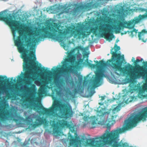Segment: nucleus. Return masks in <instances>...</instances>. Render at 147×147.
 <instances>
[{
    "label": "nucleus",
    "instance_id": "obj_1",
    "mask_svg": "<svg viewBox=\"0 0 147 147\" xmlns=\"http://www.w3.org/2000/svg\"><path fill=\"white\" fill-rule=\"evenodd\" d=\"M13 14H10L5 19L6 22L11 27L14 40L16 35V31L17 30L20 36L16 40H14L16 45L18 47L19 51L22 52V58H23V53H25L28 55V57H32V61L34 63L36 60L35 54L36 49L37 45L40 41H43L44 38L42 36L40 37V34L45 33L46 32L47 25L43 26V24L38 25V26L29 28L28 30V35L26 36L25 31L21 29L22 26H20L21 22L20 21H16V17ZM32 61H29L32 62Z\"/></svg>",
    "mask_w": 147,
    "mask_h": 147
},
{
    "label": "nucleus",
    "instance_id": "obj_2",
    "mask_svg": "<svg viewBox=\"0 0 147 147\" xmlns=\"http://www.w3.org/2000/svg\"><path fill=\"white\" fill-rule=\"evenodd\" d=\"M143 109L146 110L142 113L141 112L137 111L132 113H130L129 117L125 120L123 124V127H117L114 130L110 131L111 127L115 123V118L112 116L111 118H108L109 112H105V109L100 107L98 109V115L95 117H91V119L89 122L90 128H93L95 127V125L101 124L104 125L103 127L107 128L105 131V135L108 136L109 139L115 142L114 146L117 147V142L119 140V134L121 133L126 130H129L132 127H135L139 121L142 120L144 121L146 120L147 117V107L144 108Z\"/></svg>",
    "mask_w": 147,
    "mask_h": 147
},
{
    "label": "nucleus",
    "instance_id": "obj_3",
    "mask_svg": "<svg viewBox=\"0 0 147 147\" xmlns=\"http://www.w3.org/2000/svg\"><path fill=\"white\" fill-rule=\"evenodd\" d=\"M20 89L23 91V95L31 97L32 105L39 109H42L43 112L49 116L51 125L54 127L53 133L60 136L61 134V130L59 127V117L63 118L66 114L67 118L71 117L73 112L72 107L69 103L64 99L61 101L59 100L54 101L52 107L49 109L45 108L42 105H38L37 101L35 98L36 95V88L35 84H33L31 87L29 88L26 85H22L20 87Z\"/></svg>",
    "mask_w": 147,
    "mask_h": 147
},
{
    "label": "nucleus",
    "instance_id": "obj_4",
    "mask_svg": "<svg viewBox=\"0 0 147 147\" xmlns=\"http://www.w3.org/2000/svg\"><path fill=\"white\" fill-rule=\"evenodd\" d=\"M47 22L48 24L46 26L47 30L46 33L41 34L40 37L45 36L55 40L61 42V45L63 46L67 50L68 48L66 47V40L67 42H69L68 40L72 36L74 38L78 37L79 38L82 36H86L87 34L86 33H88L90 31L89 26L82 24L80 23L65 29L63 26H61L57 20L50 19L47 21Z\"/></svg>",
    "mask_w": 147,
    "mask_h": 147
},
{
    "label": "nucleus",
    "instance_id": "obj_5",
    "mask_svg": "<svg viewBox=\"0 0 147 147\" xmlns=\"http://www.w3.org/2000/svg\"><path fill=\"white\" fill-rule=\"evenodd\" d=\"M24 58L23 69L26 70V72L24 74L22 72L20 76H17V83L16 84V88L19 89L20 87L23 85L21 82L26 81V83L31 85L33 83L32 80L36 79L38 76H37V72L38 70L42 66L41 64L38 63H34L33 61L32 62L28 63V61H32V57H28V55L25 53H23Z\"/></svg>",
    "mask_w": 147,
    "mask_h": 147
},
{
    "label": "nucleus",
    "instance_id": "obj_6",
    "mask_svg": "<svg viewBox=\"0 0 147 147\" xmlns=\"http://www.w3.org/2000/svg\"><path fill=\"white\" fill-rule=\"evenodd\" d=\"M113 59L115 61H117L113 63L114 66L110 65L109 67L112 75L116 80L118 79L120 76L129 75L131 79H136L138 77V75L136 74L137 72L134 73L136 74V76L133 75L134 67L129 64L125 65L123 68H121L122 63L124 60V55L121 56V53L117 54L114 53Z\"/></svg>",
    "mask_w": 147,
    "mask_h": 147
},
{
    "label": "nucleus",
    "instance_id": "obj_7",
    "mask_svg": "<svg viewBox=\"0 0 147 147\" xmlns=\"http://www.w3.org/2000/svg\"><path fill=\"white\" fill-rule=\"evenodd\" d=\"M63 76L65 78L64 80L66 84V86L64 87L65 92H68L70 90V94L73 98L75 97L77 93L80 94L84 93V90L82 86V77L79 74L76 72L71 78L70 75L66 72Z\"/></svg>",
    "mask_w": 147,
    "mask_h": 147
},
{
    "label": "nucleus",
    "instance_id": "obj_8",
    "mask_svg": "<svg viewBox=\"0 0 147 147\" xmlns=\"http://www.w3.org/2000/svg\"><path fill=\"white\" fill-rule=\"evenodd\" d=\"M76 58L75 56L70 57L69 59H66L65 61L62 63L63 67L61 69V71L63 73L60 74L59 73H57L53 75L55 84L59 90L57 91L58 94L61 96L64 95L63 92H65L64 87L66 86V82L65 78L63 75L65 72H67V70H71L72 69L73 66H75L74 63L76 62Z\"/></svg>",
    "mask_w": 147,
    "mask_h": 147
},
{
    "label": "nucleus",
    "instance_id": "obj_9",
    "mask_svg": "<svg viewBox=\"0 0 147 147\" xmlns=\"http://www.w3.org/2000/svg\"><path fill=\"white\" fill-rule=\"evenodd\" d=\"M107 19L105 18H102L97 22H96V25L92 26V28L93 30H94L96 34L98 33V31H100L98 30V28L100 30H103L105 32H112L113 31L116 32V33L119 32L121 28H129L131 27L129 25L128 26L127 22L121 23L119 26H116L113 27L112 25L113 24V19Z\"/></svg>",
    "mask_w": 147,
    "mask_h": 147
},
{
    "label": "nucleus",
    "instance_id": "obj_10",
    "mask_svg": "<svg viewBox=\"0 0 147 147\" xmlns=\"http://www.w3.org/2000/svg\"><path fill=\"white\" fill-rule=\"evenodd\" d=\"M105 134H104L101 136H96L94 138H87L81 136H79L78 137L76 136L75 139L70 140L69 147H79V143L81 144L82 143H84V142H85L86 143H87L90 140L91 141L90 142L92 144L95 143L98 144H100L101 142H103L105 143H107L110 144H112L114 141L111 140H110L109 139L108 136L105 135ZM76 135H77V136H78L77 133L76 134Z\"/></svg>",
    "mask_w": 147,
    "mask_h": 147
},
{
    "label": "nucleus",
    "instance_id": "obj_11",
    "mask_svg": "<svg viewBox=\"0 0 147 147\" xmlns=\"http://www.w3.org/2000/svg\"><path fill=\"white\" fill-rule=\"evenodd\" d=\"M102 1V0H97L94 3L91 2L85 5L74 4V5L75 7L73 9L69 8L67 9L69 7L67 4L62 5L60 7V9H63V11L59 13L58 15L60 16L63 13H68L76 17L81 13V11L83 9H86L87 8L92 7L97 8L100 7L102 4L101 3Z\"/></svg>",
    "mask_w": 147,
    "mask_h": 147
},
{
    "label": "nucleus",
    "instance_id": "obj_12",
    "mask_svg": "<svg viewBox=\"0 0 147 147\" xmlns=\"http://www.w3.org/2000/svg\"><path fill=\"white\" fill-rule=\"evenodd\" d=\"M106 63H101V65L99 66L96 69V76L93 81V83L95 87H98L101 85L103 83V77L108 78L110 83L116 84V81L112 78L109 77L106 70Z\"/></svg>",
    "mask_w": 147,
    "mask_h": 147
},
{
    "label": "nucleus",
    "instance_id": "obj_13",
    "mask_svg": "<svg viewBox=\"0 0 147 147\" xmlns=\"http://www.w3.org/2000/svg\"><path fill=\"white\" fill-rule=\"evenodd\" d=\"M30 111L28 110L27 111H25L24 113V116L26 119L23 118L22 117H19L18 120L21 122H23L22 123H20L19 124V125L20 126H23L25 123L29 122L31 123L32 121L33 118L36 119L38 124H43L44 123V121L43 119L41 118L38 114H39L40 111H37V113H36L34 114H32L30 115Z\"/></svg>",
    "mask_w": 147,
    "mask_h": 147
},
{
    "label": "nucleus",
    "instance_id": "obj_14",
    "mask_svg": "<svg viewBox=\"0 0 147 147\" xmlns=\"http://www.w3.org/2000/svg\"><path fill=\"white\" fill-rule=\"evenodd\" d=\"M136 5L130 4L129 6L127 7L125 9L124 7L119 6L117 7V9L116 10V12L118 13L119 19L121 20L123 19L129 13L130 11H135L137 7Z\"/></svg>",
    "mask_w": 147,
    "mask_h": 147
},
{
    "label": "nucleus",
    "instance_id": "obj_15",
    "mask_svg": "<svg viewBox=\"0 0 147 147\" xmlns=\"http://www.w3.org/2000/svg\"><path fill=\"white\" fill-rule=\"evenodd\" d=\"M88 81H84L83 85L87 88V90L86 91L84 96L86 97H89L92 96L95 92L94 90L92 87V83L91 82L89 83Z\"/></svg>",
    "mask_w": 147,
    "mask_h": 147
},
{
    "label": "nucleus",
    "instance_id": "obj_16",
    "mask_svg": "<svg viewBox=\"0 0 147 147\" xmlns=\"http://www.w3.org/2000/svg\"><path fill=\"white\" fill-rule=\"evenodd\" d=\"M140 62V59H138V57L136 58V60L134 63L135 67H133V68H134V71L132 72L133 75L134 76H136V75L134 73L136 72H137L138 73L139 71V68H141V67L139 64V63Z\"/></svg>",
    "mask_w": 147,
    "mask_h": 147
},
{
    "label": "nucleus",
    "instance_id": "obj_17",
    "mask_svg": "<svg viewBox=\"0 0 147 147\" xmlns=\"http://www.w3.org/2000/svg\"><path fill=\"white\" fill-rule=\"evenodd\" d=\"M138 37L140 39L142 40L144 42H146L147 39V32L145 30H143L142 32L139 33Z\"/></svg>",
    "mask_w": 147,
    "mask_h": 147
},
{
    "label": "nucleus",
    "instance_id": "obj_18",
    "mask_svg": "<svg viewBox=\"0 0 147 147\" xmlns=\"http://www.w3.org/2000/svg\"><path fill=\"white\" fill-rule=\"evenodd\" d=\"M130 93V96H128V98L125 100V103H128L132 101L134 99H136V96L134 93V90H131L129 92Z\"/></svg>",
    "mask_w": 147,
    "mask_h": 147
},
{
    "label": "nucleus",
    "instance_id": "obj_19",
    "mask_svg": "<svg viewBox=\"0 0 147 147\" xmlns=\"http://www.w3.org/2000/svg\"><path fill=\"white\" fill-rule=\"evenodd\" d=\"M128 96L125 95L120 96L117 100V102L120 103V105L123 107L125 105L124 104V103H125V100H126Z\"/></svg>",
    "mask_w": 147,
    "mask_h": 147
},
{
    "label": "nucleus",
    "instance_id": "obj_20",
    "mask_svg": "<svg viewBox=\"0 0 147 147\" xmlns=\"http://www.w3.org/2000/svg\"><path fill=\"white\" fill-rule=\"evenodd\" d=\"M41 77L42 79L47 81L48 80H51L52 78V76L51 73H48V72L46 71L42 73Z\"/></svg>",
    "mask_w": 147,
    "mask_h": 147
},
{
    "label": "nucleus",
    "instance_id": "obj_21",
    "mask_svg": "<svg viewBox=\"0 0 147 147\" xmlns=\"http://www.w3.org/2000/svg\"><path fill=\"white\" fill-rule=\"evenodd\" d=\"M47 11L49 13H55L59 11V8L56 6H53L47 8Z\"/></svg>",
    "mask_w": 147,
    "mask_h": 147
},
{
    "label": "nucleus",
    "instance_id": "obj_22",
    "mask_svg": "<svg viewBox=\"0 0 147 147\" xmlns=\"http://www.w3.org/2000/svg\"><path fill=\"white\" fill-rule=\"evenodd\" d=\"M8 88L6 84H5L4 86H0V95H5L6 94L8 91Z\"/></svg>",
    "mask_w": 147,
    "mask_h": 147
},
{
    "label": "nucleus",
    "instance_id": "obj_23",
    "mask_svg": "<svg viewBox=\"0 0 147 147\" xmlns=\"http://www.w3.org/2000/svg\"><path fill=\"white\" fill-rule=\"evenodd\" d=\"M119 41V40L117 39L116 40L115 46L114 49L115 52L113 51V48L112 49H111V53L112 54V58L113 59V55L114 53H115L116 54H117V53L120 49V47H119L117 46V43Z\"/></svg>",
    "mask_w": 147,
    "mask_h": 147
},
{
    "label": "nucleus",
    "instance_id": "obj_24",
    "mask_svg": "<svg viewBox=\"0 0 147 147\" xmlns=\"http://www.w3.org/2000/svg\"><path fill=\"white\" fill-rule=\"evenodd\" d=\"M61 122L64 125H67V126L69 128L71 131L73 132L76 130L75 129L76 126L75 125H67V122L66 121H64L63 120L61 121Z\"/></svg>",
    "mask_w": 147,
    "mask_h": 147
},
{
    "label": "nucleus",
    "instance_id": "obj_25",
    "mask_svg": "<svg viewBox=\"0 0 147 147\" xmlns=\"http://www.w3.org/2000/svg\"><path fill=\"white\" fill-rule=\"evenodd\" d=\"M87 63L88 65L90 66V67L93 68H94L96 67H97V69L98 68V67L101 66V63H104V61L102 60H101L100 61L101 63H100V65H99L98 64H97L96 65L93 64L92 63V61L91 60H88V59H87Z\"/></svg>",
    "mask_w": 147,
    "mask_h": 147
},
{
    "label": "nucleus",
    "instance_id": "obj_26",
    "mask_svg": "<svg viewBox=\"0 0 147 147\" xmlns=\"http://www.w3.org/2000/svg\"><path fill=\"white\" fill-rule=\"evenodd\" d=\"M141 69V68H140L139 70V72L138 73H136V74L138 75V77L136 79H131L133 80H136L138 78H140V76H142V78L143 79H144L146 78V76H145V74H144V71L143 72H141L140 71V69Z\"/></svg>",
    "mask_w": 147,
    "mask_h": 147
},
{
    "label": "nucleus",
    "instance_id": "obj_27",
    "mask_svg": "<svg viewBox=\"0 0 147 147\" xmlns=\"http://www.w3.org/2000/svg\"><path fill=\"white\" fill-rule=\"evenodd\" d=\"M99 97L101 98V99L99 101V104L100 105H102L105 103H106L107 102L105 100L107 98L106 96H101V97L99 96Z\"/></svg>",
    "mask_w": 147,
    "mask_h": 147
},
{
    "label": "nucleus",
    "instance_id": "obj_28",
    "mask_svg": "<svg viewBox=\"0 0 147 147\" xmlns=\"http://www.w3.org/2000/svg\"><path fill=\"white\" fill-rule=\"evenodd\" d=\"M144 11H146V13H147V9L141 8L139 7H137L135 11L137 12H143Z\"/></svg>",
    "mask_w": 147,
    "mask_h": 147
},
{
    "label": "nucleus",
    "instance_id": "obj_29",
    "mask_svg": "<svg viewBox=\"0 0 147 147\" xmlns=\"http://www.w3.org/2000/svg\"><path fill=\"white\" fill-rule=\"evenodd\" d=\"M39 91L40 92V96H42V95L43 94H45L46 93L45 88L44 86H41L39 90Z\"/></svg>",
    "mask_w": 147,
    "mask_h": 147
},
{
    "label": "nucleus",
    "instance_id": "obj_30",
    "mask_svg": "<svg viewBox=\"0 0 147 147\" xmlns=\"http://www.w3.org/2000/svg\"><path fill=\"white\" fill-rule=\"evenodd\" d=\"M9 79H7V77L6 76H1L0 77V81L1 82H9Z\"/></svg>",
    "mask_w": 147,
    "mask_h": 147
},
{
    "label": "nucleus",
    "instance_id": "obj_31",
    "mask_svg": "<svg viewBox=\"0 0 147 147\" xmlns=\"http://www.w3.org/2000/svg\"><path fill=\"white\" fill-rule=\"evenodd\" d=\"M121 107H122V106L121 105H120V103H119V105L112 110L113 113H115L116 112L120 110L121 108Z\"/></svg>",
    "mask_w": 147,
    "mask_h": 147
},
{
    "label": "nucleus",
    "instance_id": "obj_32",
    "mask_svg": "<svg viewBox=\"0 0 147 147\" xmlns=\"http://www.w3.org/2000/svg\"><path fill=\"white\" fill-rule=\"evenodd\" d=\"M113 147H128L129 146L127 143H124L122 145H121V143H118V142H117V145L118 146L117 147H115L114 146V144L115 143V142H113Z\"/></svg>",
    "mask_w": 147,
    "mask_h": 147
},
{
    "label": "nucleus",
    "instance_id": "obj_33",
    "mask_svg": "<svg viewBox=\"0 0 147 147\" xmlns=\"http://www.w3.org/2000/svg\"><path fill=\"white\" fill-rule=\"evenodd\" d=\"M129 86L132 89L134 90V91L135 90L137 89V87L136 86V83L135 82H132L129 84Z\"/></svg>",
    "mask_w": 147,
    "mask_h": 147
},
{
    "label": "nucleus",
    "instance_id": "obj_34",
    "mask_svg": "<svg viewBox=\"0 0 147 147\" xmlns=\"http://www.w3.org/2000/svg\"><path fill=\"white\" fill-rule=\"evenodd\" d=\"M61 142L65 147L67 146V143L68 142L69 139H63L61 140Z\"/></svg>",
    "mask_w": 147,
    "mask_h": 147
},
{
    "label": "nucleus",
    "instance_id": "obj_35",
    "mask_svg": "<svg viewBox=\"0 0 147 147\" xmlns=\"http://www.w3.org/2000/svg\"><path fill=\"white\" fill-rule=\"evenodd\" d=\"M61 68H59L55 66L52 69V71L54 73H56L58 70H59L60 69L61 70Z\"/></svg>",
    "mask_w": 147,
    "mask_h": 147
},
{
    "label": "nucleus",
    "instance_id": "obj_36",
    "mask_svg": "<svg viewBox=\"0 0 147 147\" xmlns=\"http://www.w3.org/2000/svg\"><path fill=\"white\" fill-rule=\"evenodd\" d=\"M131 31V34L132 35V37L133 36L136 35L138 32V30L134 28L133 30Z\"/></svg>",
    "mask_w": 147,
    "mask_h": 147
},
{
    "label": "nucleus",
    "instance_id": "obj_37",
    "mask_svg": "<svg viewBox=\"0 0 147 147\" xmlns=\"http://www.w3.org/2000/svg\"><path fill=\"white\" fill-rule=\"evenodd\" d=\"M114 36L112 33H109L108 37V39L110 40V41L112 40Z\"/></svg>",
    "mask_w": 147,
    "mask_h": 147
},
{
    "label": "nucleus",
    "instance_id": "obj_38",
    "mask_svg": "<svg viewBox=\"0 0 147 147\" xmlns=\"http://www.w3.org/2000/svg\"><path fill=\"white\" fill-rule=\"evenodd\" d=\"M82 56V55L81 53L78 54L77 55L76 57V58L77 60L79 61L80 60H81Z\"/></svg>",
    "mask_w": 147,
    "mask_h": 147
},
{
    "label": "nucleus",
    "instance_id": "obj_39",
    "mask_svg": "<svg viewBox=\"0 0 147 147\" xmlns=\"http://www.w3.org/2000/svg\"><path fill=\"white\" fill-rule=\"evenodd\" d=\"M36 138H32L31 140V143L32 144H37V143L36 142Z\"/></svg>",
    "mask_w": 147,
    "mask_h": 147
},
{
    "label": "nucleus",
    "instance_id": "obj_40",
    "mask_svg": "<svg viewBox=\"0 0 147 147\" xmlns=\"http://www.w3.org/2000/svg\"><path fill=\"white\" fill-rule=\"evenodd\" d=\"M34 83L38 86H40L41 84V82L38 80H35Z\"/></svg>",
    "mask_w": 147,
    "mask_h": 147
},
{
    "label": "nucleus",
    "instance_id": "obj_41",
    "mask_svg": "<svg viewBox=\"0 0 147 147\" xmlns=\"http://www.w3.org/2000/svg\"><path fill=\"white\" fill-rule=\"evenodd\" d=\"M145 94L144 92H143L142 93H140L139 94H138V96L140 98H142V97L145 96Z\"/></svg>",
    "mask_w": 147,
    "mask_h": 147
},
{
    "label": "nucleus",
    "instance_id": "obj_42",
    "mask_svg": "<svg viewBox=\"0 0 147 147\" xmlns=\"http://www.w3.org/2000/svg\"><path fill=\"white\" fill-rule=\"evenodd\" d=\"M143 88L144 91H146L147 92V84H144Z\"/></svg>",
    "mask_w": 147,
    "mask_h": 147
},
{
    "label": "nucleus",
    "instance_id": "obj_43",
    "mask_svg": "<svg viewBox=\"0 0 147 147\" xmlns=\"http://www.w3.org/2000/svg\"><path fill=\"white\" fill-rule=\"evenodd\" d=\"M11 81H13V82L12 83H16V78H15V79L13 80V78L12 77L11 78Z\"/></svg>",
    "mask_w": 147,
    "mask_h": 147
},
{
    "label": "nucleus",
    "instance_id": "obj_44",
    "mask_svg": "<svg viewBox=\"0 0 147 147\" xmlns=\"http://www.w3.org/2000/svg\"><path fill=\"white\" fill-rule=\"evenodd\" d=\"M28 143V141L25 140L24 142L23 143V145H22V146H24L26 145Z\"/></svg>",
    "mask_w": 147,
    "mask_h": 147
},
{
    "label": "nucleus",
    "instance_id": "obj_45",
    "mask_svg": "<svg viewBox=\"0 0 147 147\" xmlns=\"http://www.w3.org/2000/svg\"><path fill=\"white\" fill-rule=\"evenodd\" d=\"M143 71L144 72V74H147V69L145 68L143 69Z\"/></svg>",
    "mask_w": 147,
    "mask_h": 147
},
{
    "label": "nucleus",
    "instance_id": "obj_46",
    "mask_svg": "<svg viewBox=\"0 0 147 147\" xmlns=\"http://www.w3.org/2000/svg\"><path fill=\"white\" fill-rule=\"evenodd\" d=\"M131 61L132 62H134V63L135 62V58L134 57H133L132 58V59H131Z\"/></svg>",
    "mask_w": 147,
    "mask_h": 147
},
{
    "label": "nucleus",
    "instance_id": "obj_47",
    "mask_svg": "<svg viewBox=\"0 0 147 147\" xmlns=\"http://www.w3.org/2000/svg\"><path fill=\"white\" fill-rule=\"evenodd\" d=\"M143 63L144 64L145 66L147 67V61L146 62L144 61L143 62Z\"/></svg>",
    "mask_w": 147,
    "mask_h": 147
},
{
    "label": "nucleus",
    "instance_id": "obj_48",
    "mask_svg": "<svg viewBox=\"0 0 147 147\" xmlns=\"http://www.w3.org/2000/svg\"><path fill=\"white\" fill-rule=\"evenodd\" d=\"M103 147H109L107 144H104L102 145Z\"/></svg>",
    "mask_w": 147,
    "mask_h": 147
},
{
    "label": "nucleus",
    "instance_id": "obj_49",
    "mask_svg": "<svg viewBox=\"0 0 147 147\" xmlns=\"http://www.w3.org/2000/svg\"><path fill=\"white\" fill-rule=\"evenodd\" d=\"M55 137L56 138H59V137L58 136V135H55Z\"/></svg>",
    "mask_w": 147,
    "mask_h": 147
},
{
    "label": "nucleus",
    "instance_id": "obj_50",
    "mask_svg": "<svg viewBox=\"0 0 147 147\" xmlns=\"http://www.w3.org/2000/svg\"><path fill=\"white\" fill-rule=\"evenodd\" d=\"M143 58H141V59L140 60V62H142V61H143Z\"/></svg>",
    "mask_w": 147,
    "mask_h": 147
},
{
    "label": "nucleus",
    "instance_id": "obj_51",
    "mask_svg": "<svg viewBox=\"0 0 147 147\" xmlns=\"http://www.w3.org/2000/svg\"><path fill=\"white\" fill-rule=\"evenodd\" d=\"M94 61V62H96V63H98V61Z\"/></svg>",
    "mask_w": 147,
    "mask_h": 147
},
{
    "label": "nucleus",
    "instance_id": "obj_52",
    "mask_svg": "<svg viewBox=\"0 0 147 147\" xmlns=\"http://www.w3.org/2000/svg\"><path fill=\"white\" fill-rule=\"evenodd\" d=\"M146 84H147V79L146 80Z\"/></svg>",
    "mask_w": 147,
    "mask_h": 147
},
{
    "label": "nucleus",
    "instance_id": "obj_53",
    "mask_svg": "<svg viewBox=\"0 0 147 147\" xmlns=\"http://www.w3.org/2000/svg\"><path fill=\"white\" fill-rule=\"evenodd\" d=\"M102 14L103 15H104V14H105V13H103V12H102Z\"/></svg>",
    "mask_w": 147,
    "mask_h": 147
},
{
    "label": "nucleus",
    "instance_id": "obj_54",
    "mask_svg": "<svg viewBox=\"0 0 147 147\" xmlns=\"http://www.w3.org/2000/svg\"><path fill=\"white\" fill-rule=\"evenodd\" d=\"M89 54V53H87L86 55H88Z\"/></svg>",
    "mask_w": 147,
    "mask_h": 147
},
{
    "label": "nucleus",
    "instance_id": "obj_55",
    "mask_svg": "<svg viewBox=\"0 0 147 147\" xmlns=\"http://www.w3.org/2000/svg\"><path fill=\"white\" fill-rule=\"evenodd\" d=\"M105 16H106L107 17V15L106 14H105Z\"/></svg>",
    "mask_w": 147,
    "mask_h": 147
},
{
    "label": "nucleus",
    "instance_id": "obj_56",
    "mask_svg": "<svg viewBox=\"0 0 147 147\" xmlns=\"http://www.w3.org/2000/svg\"><path fill=\"white\" fill-rule=\"evenodd\" d=\"M109 55V54H108V55Z\"/></svg>",
    "mask_w": 147,
    "mask_h": 147
},
{
    "label": "nucleus",
    "instance_id": "obj_57",
    "mask_svg": "<svg viewBox=\"0 0 147 147\" xmlns=\"http://www.w3.org/2000/svg\"><path fill=\"white\" fill-rule=\"evenodd\" d=\"M146 32H147V31H146Z\"/></svg>",
    "mask_w": 147,
    "mask_h": 147
}]
</instances>
